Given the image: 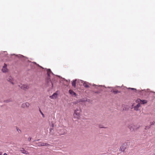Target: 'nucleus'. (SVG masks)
Wrapping results in <instances>:
<instances>
[{"instance_id": "f257e3e1", "label": "nucleus", "mask_w": 155, "mask_h": 155, "mask_svg": "<svg viewBox=\"0 0 155 155\" xmlns=\"http://www.w3.org/2000/svg\"><path fill=\"white\" fill-rule=\"evenodd\" d=\"M81 112V109L80 107L77 108L74 110V113L73 114V118L77 120L79 119L80 118Z\"/></svg>"}, {"instance_id": "f03ea898", "label": "nucleus", "mask_w": 155, "mask_h": 155, "mask_svg": "<svg viewBox=\"0 0 155 155\" xmlns=\"http://www.w3.org/2000/svg\"><path fill=\"white\" fill-rule=\"evenodd\" d=\"M140 127L139 126L134 125L133 124H130L128 126V128L131 131L137 130Z\"/></svg>"}, {"instance_id": "7ed1b4c3", "label": "nucleus", "mask_w": 155, "mask_h": 155, "mask_svg": "<svg viewBox=\"0 0 155 155\" xmlns=\"http://www.w3.org/2000/svg\"><path fill=\"white\" fill-rule=\"evenodd\" d=\"M19 87L23 90H26L29 88V86L27 84H20Z\"/></svg>"}, {"instance_id": "20e7f679", "label": "nucleus", "mask_w": 155, "mask_h": 155, "mask_svg": "<svg viewBox=\"0 0 155 155\" xmlns=\"http://www.w3.org/2000/svg\"><path fill=\"white\" fill-rule=\"evenodd\" d=\"M30 104L28 102H25L23 103L21 105V107L23 108H28L29 107Z\"/></svg>"}, {"instance_id": "39448f33", "label": "nucleus", "mask_w": 155, "mask_h": 155, "mask_svg": "<svg viewBox=\"0 0 155 155\" xmlns=\"http://www.w3.org/2000/svg\"><path fill=\"white\" fill-rule=\"evenodd\" d=\"M141 102H142V104H146L147 103V101L145 100L142 101L140 99H138L136 101V102L137 103H139Z\"/></svg>"}, {"instance_id": "423d86ee", "label": "nucleus", "mask_w": 155, "mask_h": 155, "mask_svg": "<svg viewBox=\"0 0 155 155\" xmlns=\"http://www.w3.org/2000/svg\"><path fill=\"white\" fill-rule=\"evenodd\" d=\"M7 65L4 64V66H3L2 68V71L3 72H6L8 71V69L6 68Z\"/></svg>"}, {"instance_id": "0eeeda50", "label": "nucleus", "mask_w": 155, "mask_h": 155, "mask_svg": "<svg viewBox=\"0 0 155 155\" xmlns=\"http://www.w3.org/2000/svg\"><path fill=\"white\" fill-rule=\"evenodd\" d=\"M8 80L12 84H15L14 81L11 77H9L8 79Z\"/></svg>"}, {"instance_id": "6e6552de", "label": "nucleus", "mask_w": 155, "mask_h": 155, "mask_svg": "<svg viewBox=\"0 0 155 155\" xmlns=\"http://www.w3.org/2000/svg\"><path fill=\"white\" fill-rule=\"evenodd\" d=\"M20 151L23 153L25 154H29V153L28 152V151L25 150L24 148L21 149V150H20Z\"/></svg>"}, {"instance_id": "1a4fd4ad", "label": "nucleus", "mask_w": 155, "mask_h": 155, "mask_svg": "<svg viewBox=\"0 0 155 155\" xmlns=\"http://www.w3.org/2000/svg\"><path fill=\"white\" fill-rule=\"evenodd\" d=\"M38 146H46L47 145H48L47 143H43L41 142H39L38 143Z\"/></svg>"}, {"instance_id": "9d476101", "label": "nucleus", "mask_w": 155, "mask_h": 155, "mask_svg": "<svg viewBox=\"0 0 155 155\" xmlns=\"http://www.w3.org/2000/svg\"><path fill=\"white\" fill-rule=\"evenodd\" d=\"M140 106V104L138 103L137 105L134 107V109L135 110H138V108Z\"/></svg>"}, {"instance_id": "9b49d317", "label": "nucleus", "mask_w": 155, "mask_h": 155, "mask_svg": "<svg viewBox=\"0 0 155 155\" xmlns=\"http://www.w3.org/2000/svg\"><path fill=\"white\" fill-rule=\"evenodd\" d=\"M69 93L72 96H76V94L72 90H70L69 91Z\"/></svg>"}, {"instance_id": "f8f14e48", "label": "nucleus", "mask_w": 155, "mask_h": 155, "mask_svg": "<svg viewBox=\"0 0 155 155\" xmlns=\"http://www.w3.org/2000/svg\"><path fill=\"white\" fill-rule=\"evenodd\" d=\"M88 84H89L87 82H85L83 84V85L85 87L87 88L89 87Z\"/></svg>"}, {"instance_id": "ddd939ff", "label": "nucleus", "mask_w": 155, "mask_h": 155, "mask_svg": "<svg viewBox=\"0 0 155 155\" xmlns=\"http://www.w3.org/2000/svg\"><path fill=\"white\" fill-rule=\"evenodd\" d=\"M57 94L56 93H54L51 96H50V97L52 98H55L57 97Z\"/></svg>"}, {"instance_id": "4468645a", "label": "nucleus", "mask_w": 155, "mask_h": 155, "mask_svg": "<svg viewBox=\"0 0 155 155\" xmlns=\"http://www.w3.org/2000/svg\"><path fill=\"white\" fill-rule=\"evenodd\" d=\"M76 80H75L72 82V85L74 87H75L76 86Z\"/></svg>"}, {"instance_id": "2eb2a0df", "label": "nucleus", "mask_w": 155, "mask_h": 155, "mask_svg": "<svg viewBox=\"0 0 155 155\" xmlns=\"http://www.w3.org/2000/svg\"><path fill=\"white\" fill-rule=\"evenodd\" d=\"M125 148H126L124 147V146L123 147V146H122L120 147V150L121 151H124L125 150Z\"/></svg>"}, {"instance_id": "dca6fc26", "label": "nucleus", "mask_w": 155, "mask_h": 155, "mask_svg": "<svg viewBox=\"0 0 155 155\" xmlns=\"http://www.w3.org/2000/svg\"><path fill=\"white\" fill-rule=\"evenodd\" d=\"M112 92L114 93V94H116L119 92V91L118 90H112L111 91Z\"/></svg>"}, {"instance_id": "f3484780", "label": "nucleus", "mask_w": 155, "mask_h": 155, "mask_svg": "<svg viewBox=\"0 0 155 155\" xmlns=\"http://www.w3.org/2000/svg\"><path fill=\"white\" fill-rule=\"evenodd\" d=\"M39 111H40V112L41 114V115H42V117H45V116H44V114H43V113H42V112L41 111V109H39Z\"/></svg>"}, {"instance_id": "a211bd4d", "label": "nucleus", "mask_w": 155, "mask_h": 155, "mask_svg": "<svg viewBox=\"0 0 155 155\" xmlns=\"http://www.w3.org/2000/svg\"><path fill=\"white\" fill-rule=\"evenodd\" d=\"M155 122L154 121H151L150 122V125H153L154 124Z\"/></svg>"}, {"instance_id": "6ab92c4d", "label": "nucleus", "mask_w": 155, "mask_h": 155, "mask_svg": "<svg viewBox=\"0 0 155 155\" xmlns=\"http://www.w3.org/2000/svg\"><path fill=\"white\" fill-rule=\"evenodd\" d=\"M150 127H148V126H146L145 128V130H147V129H149L150 128Z\"/></svg>"}, {"instance_id": "aec40b11", "label": "nucleus", "mask_w": 155, "mask_h": 155, "mask_svg": "<svg viewBox=\"0 0 155 155\" xmlns=\"http://www.w3.org/2000/svg\"><path fill=\"white\" fill-rule=\"evenodd\" d=\"M17 130L18 133L21 132V130L18 128H17Z\"/></svg>"}, {"instance_id": "412c9836", "label": "nucleus", "mask_w": 155, "mask_h": 155, "mask_svg": "<svg viewBox=\"0 0 155 155\" xmlns=\"http://www.w3.org/2000/svg\"><path fill=\"white\" fill-rule=\"evenodd\" d=\"M31 137L28 138V140L29 141H30L31 140Z\"/></svg>"}, {"instance_id": "4be33fe9", "label": "nucleus", "mask_w": 155, "mask_h": 155, "mask_svg": "<svg viewBox=\"0 0 155 155\" xmlns=\"http://www.w3.org/2000/svg\"><path fill=\"white\" fill-rule=\"evenodd\" d=\"M47 74L48 76V69L47 71Z\"/></svg>"}, {"instance_id": "5701e85b", "label": "nucleus", "mask_w": 155, "mask_h": 155, "mask_svg": "<svg viewBox=\"0 0 155 155\" xmlns=\"http://www.w3.org/2000/svg\"><path fill=\"white\" fill-rule=\"evenodd\" d=\"M132 90H136V89L135 88H130Z\"/></svg>"}, {"instance_id": "b1692460", "label": "nucleus", "mask_w": 155, "mask_h": 155, "mask_svg": "<svg viewBox=\"0 0 155 155\" xmlns=\"http://www.w3.org/2000/svg\"><path fill=\"white\" fill-rule=\"evenodd\" d=\"M51 72V70L49 69V74L50 73V72Z\"/></svg>"}, {"instance_id": "393cba45", "label": "nucleus", "mask_w": 155, "mask_h": 155, "mask_svg": "<svg viewBox=\"0 0 155 155\" xmlns=\"http://www.w3.org/2000/svg\"><path fill=\"white\" fill-rule=\"evenodd\" d=\"M52 130V129L51 128H50V131H51V130Z\"/></svg>"}, {"instance_id": "a878e982", "label": "nucleus", "mask_w": 155, "mask_h": 155, "mask_svg": "<svg viewBox=\"0 0 155 155\" xmlns=\"http://www.w3.org/2000/svg\"><path fill=\"white\" fill-rule=\"evenodd\" d=\"M3 155H8L6 153H4Z\"/></svg>"}, {"instance_id": "bb28decb", "label": "nucleus", "mask_w": 155, "mask_h": 155, "mask_svg": "<svg viewBox=\"0 0 155 155\" xmlns=\"http://www.w3.org/2000/svg\"><path fill=\"white\" fill-rule=\"evenodd\" d=\"M53 126H54V125L53 124H52V127H53Z\"/></svg>"}, {"instance_id": "cd10ccee", "label": "nucleus", "mask_w": 155, "mask_h": 155, "mask_svg": "<svg viewBox=\"0 0 155 155\" xmlns=\"http://www.w3.org/2000/svg\"><path fill=\"white\" fill-rule=\"evenodd\" d=\"M152 155H155V153H153L152 154Z\"/></svg>"}, {"instance_id": "c85d7f7f", "label": "nucleus", "mask_w": 155, "mask_h": 155, "mask_svg": "<svg viewBox=\"0 0 155 155\" xmlns=\"http://www.w3.org/2000/svg\"><path fill=\"white\" fill-rule=\"evenodd\" d=\"M0 155H2L1 154H0Z\"/></svg>"}]
</instances>
